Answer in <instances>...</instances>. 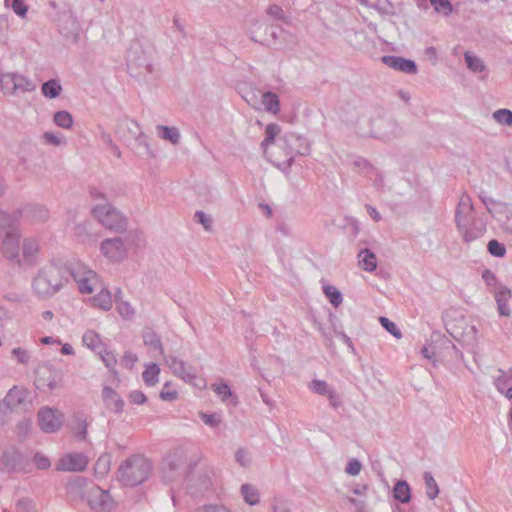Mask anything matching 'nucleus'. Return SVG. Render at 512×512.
I'll use <instances>...</instances> for the list:
<instances>
[{"instance_id":"e433bc0d","label":"nucleus","mask_w":512,"mask_h":512,"mask_svg":"<svg viewBox=\"0 0 512 512\" xmlns=\"http://www.w3.org/2000/svg\"><path fill=\"white\" fill-rule=\"evenodd\" d=\"M42 93L45 97L54 99L60 95L62 87L57 80H49L42 85Z\"/></svg>"},{"instance_id":"f704fd0d","label":"nucleus","mask_w":512,"mask_h":512,"mask_svg":"<svg viewBox=\"0 0 512 512\" xmlns=\"http://www.w3.org/2000/svg\"><path fill=\"white\" fill-rule=\"evenodd\" d=\"M82 343L85 347L95 350L102 345L101 337L93 330H87L82 336Z\"/></svg>"},{"instance_id":"69168bd1","label":"nucleus","mask_w":512,"mask_h":512,"mask_svg":"<svg viewBox=\"0 0 512 512\" xmlns=\"http://www.w3.org/2000/svg\"><path fill=\"white\" fill-rule=\"evenodd\" d=\"M193 512H231L224 505H204L196 508Z\"/></svg>"},{"instance_id":"20e7f679","label":"nucleus","mask_w":512,"mask_h":512,"mask_svg":"<svg viewBox=\"0 0 512 512\" xmlns=\"http://www.w3.org/2000/svg\"><path fill=\"white\" fill-rule=\"evenodd\" d=\"M150 472V462L143 456L134 455L120 466L118 478L126 486H136L143 483Z\"/></svg>"},{"instance_id":"c03bdc74","label":"nucleus","mask_w":512,"mask_h":512,"mask_svg":"<svg viewBox=\"0 0 512 512\" xmlns=\"http://www.w3.org/2000/svg\"><path fill=\"white\" fill-rule=\"evenodd\" d=\"M196 481V479H190L189 490L192 495L202 493L208 490L212 485V481L207 475H205L203 479H200L201 483L199 488L196 487Z\"/></svg>"},{"instance_id":"a18cd8bd","label":"nucleus","mask_w":512,"mask_h":512,"mask_svg":"<svg viewBox=\"0 0 512 512\" xmlns=\"http://www.w3.org/2000/svg\"><path fill=\"white\" fill-rule=\"evenodd\" d=\"M435 12L443 16H449L452 13V5L449 0H430Z\"/></svg>"},{"instance_id":"c756f323","label":"nucleus","mask_w":512,"mask_h":512,"mask_svg":"<svg viewBox=\"0 0 512 512\" xmlns=\"http://www.w3.org/2000/svg\"><path fill=\"white\" fill-rule=\"evenodd\" d=\"M240 493L245 503H247L250 506L257 505L260 502L259 491L252 484H243L240 488Z\"/></svg>"},{"instance_id":"a878e982","label":"nucleus","mask_w":512,"mask_h":512,"mask_svg":"<svg viewBox=\"0 0 512 512\" xmlns=\"http://www.w3.org/2000/svg\"><path fill=\"white\" fill-rule=\"evenodd\" d=\"M101 281L95 271L88 272L83 282L78 283V289L82 294H91L101 286Z\"/></svg>"},{"instance_id":"aec40b11","label":"nucleus","mask_w":512,"mask_h":512,"mask_svg":"<svg viewBox=\"0 0 512 512\" xmlns=\"http://www.w3.org/2000/svg\"><path fill=\"white\" fill-rule=\"evenodd\" d=\"M309 388L312 392L327 397L331 406L336 408L341 405L339 395L327 382L315 379L310 382Z\"/></svg>"},{"instance_id":"f8f14e48","label":"nucleus","mask_w":512,"mask_h":512,"mask_svg":"<svg viewBox=\"0 0 512 512\" xmlns=\"http://www.w3.org/2000/svg\"><path fill=\"white\" fill-rule=\"evenodd\" d=\"M38 422L44 432L53 433L62 426L63 415L56 409L43 407L38 412Z\"/></svg>"},{"instance_id":"cd10ccee","label":"nucleus","mask_w":512,"mask_h":512,"mask_svg":"<svg viewBox=\"0 0 512 512\" xmlns=\"http://www.w3.org/2000/svg\"><path fill=\"white\" fill-rule=\"evenodd\" d=\"M158 137L162 140L168 141L173 145H177L180 142V132L176 127H169L165 125H158L156 127Z\"/></svg>"},{"instance_id":"4be33fe9","label":"nucleus","mask_w":512,"mask_h":512,"mask_svg":"<svg viewBox=\"0 0 512 512\" xmlns=\"http://www.w3.org/2000/svg\"><path fill=\"white\" fill-rule=\"evenodd\" d=\"M143 342L148 348V352L152 357L157 355H164V349L160 337L152 330L143 332Z\"/></svg>"},{"instance_id":"6ab92c4d","label":"nucleus","mask_w":512,"mask_h":512,"mask_svg":"<svg viewBox=\"0 0 512 512\" xmlns=\"http://www.w3.org/2000/svg\"><path fill=\"white\" fill-rule=\"evenodd\" d=\"M20 234L12 233V234H5L1 237L0 240H2V252L4 256L9 259L10 261H14L16 263L17 259L19 258V251H20Z\"/></svg>"},{"instance_id":"a211bd4d","label":"nucleus","mask_w":512,"mask_h":512,"mask_svg":"<svg viewBox=\"0 0 512 512\" xmlns=\"http://www.w3.org/2000/svg\"><path fill=\"white\" fill-rule=\"evenodd\" d=\"M382 62L394 70L404 72L409 75H415L418 72L416 63L410 59L388 55L382 57Z\"/></svg>"},{"instance_id":"412c9836","label":"nucleus","mask_w":512,"mask_h":512,"mask_svg":"<svg viewBox=\"0 0 512 512\" xmlns=\"http://www.w3.org/2000/svg\"><path fill=\"white\" fill-rule=\"evenodd\" d=\"M493 294L497 303V310L501 316H510L511 309L509 307V300L512 297L511 290L504 285H496Z\"/></svg>"},{"instance_id":"13d9d810","label":"nucleus","mask_w":512,"mask_h":512,"mask_svg":"<svg viewBox=\"0 0 512 512\" xmlns=\"http://www.w3.org/2000/svg\"><path fill=\"white\" fill-rule=\"evenodd\" d=\"M17 512H35L36 507L33 500L29 498H21L16 505Z\"/></svg>"},{"instance_id":"bf43d9fd","label":"nucleus","mask_w":512,"mask_h":512,"mask_svg":"<svg viewBox=\"0 0 512 512\" xmlns=\"http://www.w3.org/2000/svg\"><path fill=\"white\" fill-rule=\"evenodd\" d=\"M235 461L242 467H247L250 464L251 458L249 452L244 448H239L235 452Z\"/></svg>"},{"instance_id":"7ed1b4c3","label":"nucleus","mask_w":512,"mask_h":512,"mask_svg":"<svg viewBox=\"0 0 512 512\" xmlns=\"http://www.w3.org/2000/svg\"><path fill=\"white\" fill-rule=\"evenodd\" d=\"M91 197L94 200H101L102 203L96 204L92 213L97 220L106 228L117 232H122L127 227L126 217L110 203L106 201L105 195L97 188L90 190Z\"/></svg>"},{"instance_id":"603ef678","label":"nucleus","mask_w":512,"mask_h":512,"mask_svg":"<svg viewBox=\"0 0 512 512\" xmlns=\"http://www.w3.org/2000/svg\"><path fill=\"white\" fill-rule=\"evenodd\" d=\"M99 356L107 368L111 370L115 368V365L117 364V358L114 352L109 350H102L99 352Z\"/></svg>"},{"instance_id":"680f3d73","label":"nucleus","mask_w":512,"mask_h":512,"mask_svg":"<svg viewBox=\"0 0 512 512\" xmlns=\"http://www.w3.org/2000/svg\"><path fill=\"white\" fill-rule=\"evenodd\" d=\"M361 469H362V464L359 460L357 459H350L347 463V466L345 468V472L348 474V475H351V476H357L360 474L361 472Z\"/></svg>"},{"instance_id":"2f4dec72","label":"nucleus","mask_w":512,"mask_h":512,"mask_svg":"<svg viewBox=\"0 0 512 512\" xmlns=\"http://www.w3.org/2000/svg\"><path fill=\"white\" fill-rule=\"evenodd\" d=\"M352 166L357 170L358 173L364 175L368 179H372L373 172H375L376 167H374L368 160L362 157H356Z\"/></svg>"},{"instance_id":"4d7b16f0","label":"nucleus","mask_w":512,"mask_h":512,"mask_svg":"<svg viewBox=\"0 0 512 512\" xmlns=\"http://www.w3.org/2000/svg\"><path fill=\"white\" fill-rule=\"evenodd\" d=\"M134 128L135 130L133 131V134L135 136L137 148L143 147L146 151H149L147 137L140 131V128L137 124H134Z\"/></svg>"},{"instance_id":"ea45409f","label":"nucleus","mask_w":512,"mask_h":512,"mask_svg":"<svg viewBox=\"0 0 512 512\" xmlns=\"http://www.w3.org/2000/svg\"><path fill=\"white\" fill-rule=\"evenodd\" d=\"M91 271L92 270L85 264H83L81 262H77L71 267L70 273H71L73 279L75 280V282L78 284L80 282H83V280L87 277L88 272H91Z\"/></svg>"},{"instance_id":"dca6fc26","label":"nucleus","mask_w":512,"mask_h":512,"mask_svg":"<svg viewBox=\"0 0 512 512\" xmlns=\"http://www.w3.org/2000/svg\"><path fill=\"white\" fill-rule=\"evenodd\" d=\"M39 250L40 246L37 239L32 237L25 238L16 264L19 266H33L37 261Z\"/></svg>"},{"instance_id":"9d476101","label":"nucleus","mask_w":512,"mask_h":512,"mask_svg":"<svg viewBox=\"0 0 512 512\" xmlns=\"http://www.w3.org/2000/svg\"><path fill=\"white\" fill-rule=\"evenodd\" d=\"M165 364L170 368L174 375L181 378L186 383H189L198 388H204L205 382L203 380L197 381V376L191 366H188L183 360L175 356H164Z\"/></svg>"},{"instance_id":"37998d69","label":"nucleus","mask_w":512,"mask_h":512,"mask_svg":"<svg viewBox=\"0 0 512 512\" xmlns=\"http://www.w3.org/2000/svg\"><path fill=\"white\" fill-rule=\"evenodd\" d=\"M66 24L70 26L69 29L66 28V26H61V33L64 34L66 37H71L73 40H77L78 37V24L77 20L74 16L70 15L66 19Z\"/></svg>"},{"instance_id":"864d4df0","label":"nucleus","mask_w":512,"mask_h":512,"mask_svg":"<svg viewBox=\"0 0 512 512\" xmlns=\"http://www.w3.org/2000/svg\"><path fill=\"white\" fill-rule=\"evenodd\" d=\"M379 321L381 325L395 338L400 339L402 337L401 331L393 321L386 317H380Z\"/></svg>"},{"instance_id":"0e129e2a","label":"nucleus","mask_w":512,"mask_h":512,"mask_svg":"<svg viewBox=\"0 0 512 512\" xmlns=\"http://www.w3.org/2000/svg\"><path fill=\"white\" fill-rule=\"evenodd\" d=\"M128 399L132 404L136 405H142L147 401L146 395L140 390L131 391Z\"/></svg>"},{"instance_id":"2eb2a0df","label":"nucleus","mask_w":512,"mask_h":512,"mask_svg":"<svg viewBox=\"0 0 512 512\" xmlns=\"http://www.w3.org/2000/svg\"><path fill=\"white\" fill-rule=\"evenodd\" d=\"M18 214L22 219L31 224H39L46 222L50 213L47 207L40 204H26L18 209Z\"/></svg>"},{"instance_id":"9b49d317","label":"nucleus","mask_w":512,"mask_h":512,"mask_svg":"<svg viewBox=\"0 0 512 512\" xmlns=\"http://www.w3.org/2000/svg\"><path fill=\"white\" fill-rule=\"evenodd\" d=\"M185 457L183 451L175 450L170 453L164 460L162 466L163 478L167 482L173 481L181 475V469L184 465Z\"/></svg>"},{"instance_id":"052dcab7","label":"nucleus","mask_w":512,"mask_h":512,"mask_svg":"<svg viewBox=\"0 0 512 512\" xmlns=\"http://www.w3.org/2000/svg\"><path fill=\"white\" fill-rule=\"evenodd\" d=\"M195 218L196 220L202 224V226L204 227V229L206 231H210L212 229V218L211 216H209L208 214H206L205 212L203 211H197L195 213Z\"/></svg>"},{"instance_id":"774afa93","label":"nucleus","mask_w":512,"mask_h":512,"mask_svg":"<svg viewBox=\"0 0 512 512\" xmlns=\"http://www.w3.org/2000/svg\"><path fill=\"white\" fill-rule=\"evenodd\" d=\"M137 361V355L130 351H126L122 358V364L128 369H132Z\"/></svg>"},{"instance_id":"09e8293b","label":"nucleus","mask_w":512,"mask_h":512,"mask_svg":"<svg viewBox=\"0 0 512 512\" xmlns=\"http://www.w3.org/2000/svg\"><path fill=\"white\" fill-rule=\"evenodd\" d=\"M86 427L87 425L85 419L82 417H77L72 424L74 435L80 440L84 439L86 436Z\"/></svg>"},{"instance_id":"f257e3e1","label":"nucleus","mask_w":512,"mask_h":512,"mask_svg":"<svg viewBox=\"0 0 512 512\" xmlns=\"http://www.w3.org/2000/svg\"><path fill=\"white\" fill-rule=\"evenodd\" d=\"M65 281L62 268L55 262H50L37 271L32 279L31 288L38 299L44 300L58 293Z\"/></svg>"},{"instance_id":"e2e57ef3","label":"nucleus","mask_w":512,"mask_h":512,"mask_svg":"<svg viewBox=\"0 0 512 512\" xmlns=\"http://www.w3.org/2000/svg\"><path fill=\"white\" fill-rule=\"evenodd\" d=\"M212 388L222 401H225L228 397L232 396V392L227 384H213Z\"/></svg>"},{"instance_id":"49530a36","label":"nucleus","mask_w":512,"mask_h":512,"mask_svg":"<svg viewBox=\"0 0 512 512\" xmlns=\"http://www.w3.org/2000/svg\"><path fill=\"white\" fill-rule=\"evenodd\" d=\"M493 119L502 125H512V111L509 109H498L493 113Z\"/></svg>"},{"instance_id":"7c9ffc66","label":"nucleus","mask_w":512,"mask_h":512,"mask_svg":"<svg viewBox=\"0 0 512 512\" xmlns=\"http://www.w3.org/2000/svg\"><path fill=\"white\" fill-rule=\"evenodd\" d=\"M393 496L401 503H408L411 500V489L409 484L404 481H398L393 489Z\"/></svg>"},{"instance_id":"6e6552de","label":"nucleus","mask_w":512,"mask_h":512,"mask_svg":"<svg viewBox=\"0 0 512 512\" xmlns=\"http://www.w3.org/2000/svg\"><path fill=\"white\" fill-rule=\"evenodd\" d=\"M36 88L33 80L17 72L5 73L1 78V89L5 94L33 92Z\"/></svg>"},{"instance_id":"f03ea898","label":"nucleus","mask_w":512,"mask_h":512,"mask_svg":"<svg viewBox=\"0 0 512 512\" xmlns=\"http://www.w3.org/2000/svg\"><path fill=\"white\" fill-rule=\"evenodd\" d=\"M455 223L465 242H472L481 237L485 226L475 220L474 206L470 196L463 193L455 210Z\"/></svg>"},{"instance_id":"c9c22d12","label":"nucleus","mask_w":512,"mask_h":512,"mask_svg":"<svg viewBox=\"0 0 512 512\" xmlns=\"http://www.w3.org/2000/svg\"><path fill=\"white\" fill-rule=\"evenodd\" d=\"M498 372L499 376L496 377L494 384L498 392L505 394L506 390L508 389L507 386L512 380V369L507 372L499 369Z\"/></svg>"},{"instance_id":"6e6d98bb","label":"nucleus","mask_w":512,"mask_h":512,"mask_svg":"<svg viewBox=\"0 0 512 512\" xmlns=\"http://www.w3.org/2000/svg\"><path fill=\"white\" fill-rule=\"evenodd\" d=\"M32 422L30 419H25L19 422L16 426V434L19 438L25 439L31 431Z\"/></svg>"},{"instance_id":"de8ad7c7","label":"nucleus","mask_w":512,"mask_h":512,"mask_svg":"<svg viewBox=\"0 0 512 512\" xmlns=\"http://www.w3.org/2000/svg\"><path fill=\"white\" fill-rule=\"evenodd\" d=\"M488 252L497 258H503L506 255V247L496 239H492L487 245Z\"/></svg>"},{"instance_id":"4c0bfd02","label":"nucleus","mask_w":512,"mask_h":512,"mask_svg":"<svg viewBox=\"0 0 512 512\" xmlns=\"http://www.w3.org/2000/svg\"><path fill=\"white\" fill-rule=\"evenodd\" d=\"M279 132H280V127L277 124L271 123L266 126L265 138L261 143V147H262L264 153L266 152L267 147L274 142L275 137L279 134Z\"/></svg>"},{"instance_id":"79ce46f5","label":"nucleus","mask_w":512,"mask_h":512,"mask_svg":"<svg viewBox=\"0 0 512 512\" xmlns=\"http://www.w3.org/2000/svg\"><path fill=\"white\" fill-rule=\"evenodd\" d=\"M464 58L468 68L473 72H482L485 70V64L481 58L472 55L470 52H465Z\"/></svg>"},{"instance_id":"0eeeda50","label":"nucleus","mask_w":512,"mask_h":512,"mask_svg":"<svg viewBox=\"0 0 512 512\" xmlns=\"http://www.w3.org/2000/svg\"><path fill=\"white\" fill-rule=\"evenodd\" d=\"M129 243L121 237L107 238L100 244V252L107 262L119 264L128 257Z\"/></svg>"},{"instance_id":"39448f33","label":"nucleus","mask_w":512,"mask_h":512,"mask_svg":"<svg viewBox=\"0 0 512 512\" xmlns=\"http://www.w3.org/2000/svg\"><path fill=\"white\" fill-rule=\"evenodd\" d=\"M154 55L155 50L152 45L141 41H134L127 51L126 60L131 68H143L147 72H151Z\"/></svg>"},{"instance_id":"8fccbe9b","label":"nucleus","mask_w":512,"mask_h":512,"mask_svg":"<svg viewBox=\"0 0 512 512\" xmlns=\"http://www.w3.org/2000/svg\"><path fill=\"white\" fill-rule=\"evenodd\" d=\"M89 223L84 221L74 226V234L80 239L81 242L86 243L90 240L91 235L88 233Z\"/></svg>"},{"instance_id":"4468645a","label":"nucleus","mask_w":512,"mask_h":512,"mask_svg":"<svg viewBox=\"0 0 512 512\" xmlns=\"http://www.w3.org/2000/svg\"><path fill=\"white\" fill-rule=\"evenodd\" d=\"M88 458L83 453H67L56 463L58 471L81 472L86 469Z\"/></svg>"},{"instance_id":"72a5a7b5","label":"nucleus","mask_w":512,"mask_h":512,"mask_svg":"<svg viewBox=\"0 0 512 512\" xmlns=\"http://www.w3.org/2000/svg\"><path fill=\"white\" fill-rule=\"evenodd\" d=\"M423 480L425 483L427 497L431 500H434L439 495L440 490L432 473L424 472Z\"/></svg>"},{"instance_id":"393cba45","label":"nucleus","mask_w":512,"mask_h":512,"mask_svg":"<svg viewBox=\"0 0 512 512\" xmlns=\"http://www.w3.org/2000/svg\"><path fill=\"white\" fill-rule=\"evenodd\" d=\"M122 294L123 293L121 289H117V291L115 292L114 302L116 305V310L122 318L130 320L135 315V309L130 304V302L122 298Z\"/></svg>"},{"instance_id":"c85d7f7f","label":"nucleus","mask_w":512,"mask_h":512,"mask_svg":"<svg viewBox=\"0 0 512 512\" xmlns=\"http://www.w3.org/2000/svg\"><path fill=\"white\" fill-rule=\"evenodd\" d=\"M358 262L360 267L368 272H372L377 268L376 256L369 249H362L358 253Z\"/></svg>"},{"instance_id":"f3484780","label":"nucleus","mask_w":512,"mask_h":512,"mask_svg":"<svg viewBox=\"0 0 512 512\" xmlns=\"http://www.w3.org/2000/svg\"><path fill=\"white\" fill-rule=\"evenodd\" d=\"M282 141L288 150L287 155L290 156V158L288 160L289 166L292 164L295 154L303 155V154H307L309 152L308 141L306 140V138H304L300 135H297L294 133H289V134H286L282 138Z\"/></svg>"},{"instance_id":"1a4fd4ad","label":"nucleus","mask_w":512,"mask_h":512,"mask_svg":"<svg viewBox=\"0 0 512 512\" xmlns=\"http://www.w3.org/2000/svg\"><path fill=\"white\" fill-rule=\"evenodd\" d=\"M86 500L89 507L96 512H111L116 502L108 490L92 485L86 490Z\"/></svg>"},{"instance_id":"b1692460","label":"nucleus","mask_w":512,"mask_h":512,"mask_svg":"<svg viewBox=\"0 0 512 512\" xmlns=\"http://www.w3.org/2000/svg\"><path fill=\"white\" fill-rule=\"evenodd\" d=\"M102 397L105 405L116 413H121L124 409V401L119 394L111 387L105 386L102 390Z\"/></svg>"},{"instance_id":"3c124183","label":"nucleus","mask_w":512,"mask_h":512,"mask_svg":"<svg viewBox=\"0 0 512 512\" xmlns=\"http://www.w3.org/2000/svg\"><path fill=\"white\" fill-rule=\"evenodd\" d=\"M94 469L96 474L104 476L110 469V457L107 455L99 457Z\"/></svg>"},{"instance_id":"58836bf2","label":"nucleus","mask_w":512,"mask_h":512,"mask_svg":"<svg viewBox=\"0 0 512 512\" xmlns=\"http://www.w3.org/2000/svg\"><path fill=\"white\" fill-rule=\"evenodd\" d=\"M323 292L334 307H338L342 303V294L335 286L326 284L323 286Z\"/></svg>"},{"instance_id":"338daca9","label":"nucleus","mask_w":512,"mask_h":512,"mask_svg":"<svg viewBox=\"0 0 512 512\" xmlns=\"http://www.w3.org/2000/svg\"><path fill=\"white\" fill-rule=\"evenodd\" d=\"M267 14L275 19L283 20L285 21V15L283 9L277 5L272 4L267 9Z\"/></svg>"},{"instance_id":"423d86ee","label":"nucleus","mask_w":512,"mask_h":512,"mask_svg":"<svg viewBox=\"0 0 512 512\" xmlns=\"http://www.w3.org/2000/svg\"><path fill=\"white\" fill-rule=\"evenodd\" d=\"M64 373L62 369L46 362L35 370V385L40 390H55L62 387Z\"/></svg>"},{"instance_id":"a19ab883","label":"nucleus","mask_w":512,"mask_h":512,"mask_svg":"<svg viewBox=\"0 0 512 512\" xmlns=\"http://www.w3.org/2000/svg\"><path fill=\"white\" fill-rule=\"evenodd\" d=\"M54 123L64 129H69L73 125V117L68 111H58L53 117Z\"/></svg>"},{"instance_id":"5fc2aeb1","label":"nucleus","mask_w":512,"mask_h":512,"mask_svg":"<svg viewBox=\"0 0 512 512\" xmlns=\"http://www.w3.org/2000/svg\"><path fill=\"white\" fill-rule=\"evenodd\" d=\"M12 356L19 364L27 365L30 362V353L21 347H16L12 350Z\"/></svg>"},{"instance_id":"ddd939ff","label":"nucleus","mask_w":512,"mask_h":512,"mask_svg":"<svg viewBox=\"0 0 512 512\" xmlns=\"http://www.w3.org/2000/svg\"><path fill=\"white\" fill-rule=\"evenodd\" d=\"M3 402L10 410L27 409L31 406L30 392L24 387L13 386Z\"/></svg>"},{"instance_id":"5701e85b","label":"nucleus","mask_w":512,"mask_h":512,"mask_svg":"<svg viewBox=\"0 0 512 512\" xmlns=\"http://www.w3.org/2000/svg\"><path fill=\"white\" fill-rule=\"evenodd\" d=\"M98 289V293L90 300L91 305L101 309L102 311H109L113 306L114 299L112 298L110 291L102 284Z\"/></svg>"},{"instance_id":"473e14b6","label":"nucleus","mask_w":512,"mask_h":512,"mask_svg":"<svg viewBox=\"0 0 512 512\" xmlns=\"http://www.w3.org/2000/svg\"><path fill=\"white\" fill-rule=\"evenodd\" d=\"M262 104L265 109L272 114H277L280 110L279 98L273 92H265L262 95Z\"/></svg>"},{"instance_id":"bb28decb","label":"nucleus","mask_w":512,"mask_h":512,"mask_svg":"<svg viewBox=\"0 0 512 512\" xmlns=\"http://www.w3.org/2000/svg\"><path fill=\"white\" fill-rule=\"evenodd\" d=\"M142 379L146 386L154 387L159 382L160 367L156 363L145 364Z\"/></svg>"}]
</instances>
